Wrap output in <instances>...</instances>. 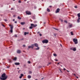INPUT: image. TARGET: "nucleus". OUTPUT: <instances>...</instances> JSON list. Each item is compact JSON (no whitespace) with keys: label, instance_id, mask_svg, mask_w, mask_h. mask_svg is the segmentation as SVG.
Returning a JSON list of instances; mask_svg holds the SVG:
<instances>
[{"label":"nucleus","instance_id":"f257e3e1","mask_svg":"<svg viewBox=\"0 0 80 80\" xmlns=\"http://www.w3.org/2000/svg\"><path fill=\"white\" fill-rule=\"evenodd\" d=\"M1 77L0 76V78L1 80H7V78H8V76H7V75H6V74H5V73H3Z\"/></svg>","mask_w":80,"mask_h":80},{"label":"nucleus","instance_id":"f03ea898","mask_svg":"<svg viewBox=\"0 0 80 80\" xmlns=\"http://www.w3.org/2000/svg\"><path fill=\"white\" fill-rule=\"evenodd\" d=\"M32 46L34 47H37V48L35 49V50H38L39 49H40V48L38 47V44L37 43H35L33 44H32Z\"/></svg>","mask_w":80,"mask_h":80},{"label":"nucleus","instance_id":"7ed1b4c3","mask_svg":"<svg viewBox=\"0 0 80 80\" xmlns=\"http://www.w3.org/2000/svg\"><path fill=\"white\" fill-rule=\"evenodd\" d=\"M9 27H11L10 30V32L11 33H12L13 32V25H12L11 24L9 25Z\"/></svg>","mask_w":80,"mask_h":80},{"label":"nucleus","instance_id":"20e7f679","mask_svg":"<svg viewBox=\"0 0 80 80\" xmlns=\"http://www.w3.org/2000/svg\"><path fill=\"white\" fill-rule=\"evenodd\" d=\"M78 19L77 20L78 23L80 22V13L78 14Z\"/></svg>","mask_w":80,"mask_h":80},{"label":"nucleus","instance_id":"39448f33","mask_svg":"<svg viewBox=\"0 0 80 80\" xmlns=\"http://www.w3.org/2000/svg\"><path fill=\"white\" fill-rule=\"evenodd\" d=\"M42 42L43 43H48V40L47 39L44 40L42 41Z\"/></svg>","mask_w":80,"mask_h":80},{"label":"nucleus","instance_id":"423d86ee","mask_svg":"<svg viewBox=\"0 0 80 80\" xmlns=\"http://www.w3.org/2000/svg\"><path fill=\"white\" fill-rule=\"evenodd\" d=\"M73 41L74 42L75 44H77V43H78V41L77 40V39H75V38H74L73 39Z\"/></svg>","mask_w":80,"mask_h":80},{"label":"nucleus","instance_id":"0eeeda50","mask_svg":"<svg viewBox=\"0 0 80 80\" xmlns=\"http://www.w3.org/2000/svg\"><path fill=\"white\" fill-rule=\"evenodd\" d=\"M31 26H32L33 28V27H36L37 26V24H31Z\"/></svg>","mask_w":80,"mask_h":80},{"label":"nucleus","instance_id":"6e6552de","mask_svg":"<svg viewBox=\"0 0 80 80\" xmlns=\"http://www.w3.org/2000/svg\"><path fill=\"white\" fill-rule=\"evenodd\" d=\"M26 13L27 15H31V12H26Z\"/></svg>","mask_w":80,"mask_h":80},{"label":"nucleus","instance_id":"1a4fd4ad","mask_svg":"<svg viewBox=\"0 0 80 80\" xmlns=\"http://www.w3.org/2000/svg\"><path fill=\"white\" fill-rule=\"evenodd\" d=\"M28 48H33V44H32L31 45V46H28Z\"/></svg>","mask_w":80,"mask_h":80},{"label":"nucleus","instance_id":"9d476101","mask_svg":"<svg viewBox=\"0 0 80 80\" xmlns=\"http://www.w3.org/2000/svg\"><path fill=\"white\" fill-rule=\"evenodd\" d=\"M70 50H72L73 51H74L75 52V51H76V48H71Z\"/></svg>","mask_w":80,"mask_h":80},{"label":"nucleus","instance_id":"9b49d317","mask_svg":"<svg viewBox=\"0 0 80 80\" xmlns=\"http://www.w3.org/2000/svg\"><path fill=\"white\" fill-rule=\"evenodd\" d=\"M60 11V9L59 8H58L56 11V13H58Z\"/></svg>","mask_w":80,"mask_h":80},{"label":"nucleus","instance_id":"f8f14e48","mask_svg":"<svg viewBox=\"0 0 80 80\" xmlns=\"http://www.w3.org/2000/svg\"><path fill=\"white\" fill-rule=\"evenodd\" d=\"M28 34H29V32H25L24 33V35H26L27 34L28 35Z\"/></svg>","mask_w":80,"mask_h":80},{"label":"nucleus","instance_id":"ddd939ff","mask_svg":"<svg viewBox=\"0 0 80 80\" xmlns=\"http://www.w3.org/2000/svg\"><path fill=\"white\" fill-rule=\"evenodd\" d=\"M14 64L16 65H20V63H19V62H15V63Z\"/></svg>","mask_w":80,"mask_h":80},{"label":"nucleus","instance_id":"4468645a","mask_svg":"<svg viewBox=\"0 0 80 80\" xmlns=\"http://www.w3.org/2000/svg\"><path fill=\"white\" fill-rule=\"evenodd\" d=\"M17 53H21V51L19 50H18L17 51Z\"/></svg>","mask_w":80,"mask_h":80},{"label":"nucleus","instance_id":"2eb2a0df","mask_svg":"<svg viewBox=\"0 0 80 80\" xmlns=\"http://www.w3.org/2000/svg\"><path fill=\"white\" fill-rule=\"evenodd\" d=\"M25 22H22L21 23V24L22 25H25Z\"/></svg>","mask_w":80,"mask_h":80},{"label":"nucleus","instance_id":"dca6fc26","mask_svg":"<svg viewBox=\"0 0 80 80\" xmlns=\"http://www.w3.org/2000/svg\"><path fill=\"white\" fill-rule=\"evenodd\" d=\"M69 25L68 26V27L69 28H71V27H72V24H69Z\"/></svg>","mask_w":80,"mask_h":80},{"label":"nucleus","instance_id":"f3484780","mask_svg":"<svg viewBox=\"0 0 80 80\" xmlns=\"http://www.w3.org/2000/svg\"><path fill=\"white\" fill-rule=\"evenodd\" d=\"M31 76L30 75H29L28 76V78H29V79H30V78H31Z\"/></svg>","mask_w":80,"mask_h":80},{"label":"nucleus","instance_id":"a211bd4d","mask_svg":"<svg viewBox=\"0 0 80 80\" xmlns=\"http://www.w3.org/2000/svg\"><path fill=\"white\" fill-rule=\"evenodd\" d=\"M32 18H33V20H35V16H32Z\"/></svg>","mask_w":80,"mask_h":80},{"label":"nucleus","instance_id":"6ab92c4d","mask_svg":"<svg viewBox=\"0 0 80 80\" xmlns=\"http://www.w3.org/2000/svg\"><path fill=\"white\" fill-rule=\"evenodd\" d=\"M47 12H50V9H48V8L47 9Z\"/></svg>","mask_w":80,"mask_h":80},{"label":"nucleus","instance_id":"aec40b11","mask_svg":"<svg viewBox=\"0 0 80 80\" xmlns=\"http://www.w3.org/2000/svg\"><path fill=\"white\" fill-rule=\"evenodd\" d=\"M33 28V26H30L29 27V28H30V29H32V28Z\"/></svg>","mask_w":80,"mask_h":80},{"label":"nucleus","instance_id":"412c9836","mask_svg":"<svg viewBox=\"0 0 80 80\" xmlns=\"http://www.w3.org/2000/svg\"><path fill=\"white\" fill-rule=\"evenodd\" d=\"M18 19H19V20H21V19L22 18H20V17H19V16H18Z\"/></svg>","mask_w":80,"mask_h":80},{"label":"nucleus","instance_id":"4be33fe9","mask_svg":"<svg viewBox=\"0 0 80 80\" xmlns=\"http://www.w3.org/2000/svg\"><path fill=\"white\" fill-rule=\"evenodd\" d=\"M17 57H15L13 59V60H17Z\"/></svg>","mask_w":80,"mask_h":80},{"label":"nucleus","instance_id":"5701e85b","mask_svg":"<svg viewBox=\"0 0 80 80\" xmlns=\"http://www.w3.org/2000/svg\"><path fill=\"white\" fill-rule=\"evenodd\" d=\"M53 55H54V57H56V56H57V54L55 53H54Z\"/></svg>","mask_w":80,"mask_h":80},{"label":"nucleus","instance_id":"b1692460","mask_svg":"<svg viewBox=\"0 0 80 80\" xmlns=\"http://www.w3.org/2000/svg\"><path fill=\"white\" fill-rule=\"evenodd\" d=\"M70 33L71 35H73V32H71Z\"/></svg>","mask_w":80,"mask_h":80},{"label":"nucleus","instance_id":"393cba45","mask_svg":"<svg viewBox=\"0 0 80 80\" xmlns=\"http://www.w3.org/2000/svg\"><path fill=\"white\" fill-rule=\"evenodd\" d=\"M29 73H30V74H31L32 73V71H29Z\"/></svg>","mask_w":80,"mask_h":80},{"label":"nucleus","instance_id":"a878e982","mask_svg":"<svg viewBox=\"0 0 80 80\" xmlns=\"http://www.w3.org/2000/svg\"><path fill=\"white\" fill-rule=\"evenodd\" d=\"M9 63H12V61H11V60H9Z\"/></svg>","mask_w":80,"mask_h":80},{"label":"nucleus","instance_id":"bb28decb","mask_svg":"<svg viewBox=\"0 0 80 80\" xmlns=\"http://www.w3.org/2000/svg\"><path fill=\"white\" fill-rule=\"evenodd\" d=\"M21 76H22V77L23 76V74H21Z\"/></svg>","mask_w":80,"mask_h":80},{"label":"nucleus","instance_id":"cd10ccee","mask_svg":"<svg viewBox=\"0 0 80 80\" xmlns=\"http://www.w3.org/2000/svg\"><path fill=\"white\" fill-rule=\"evenodd\" d=\"M28 63H29V64L31 63V62H30V61H28Z\"/></svg>","mask_w":80,"mask_h":80},{"label":"nucleus","instance_id":"c85d7f7f","mask_svg":"<svg viewBox=\"0 0 80 80\" xmlns=\"http://www.w3.org/2000/svg\"><path fill=\"white\" fill-rule=\"evenodd\" d=\"M64 22H65V23H67V21L66 20H65V21H64Z\"/></svg>","mask_w":80,"mask_h":80},{"label":"nucleus","instance_id":"c756f323","mask_svg":"<svg viewBox=\"0 0 80 80\" xmlns=\"http://www.w3.org/2000/svg\"><path fill=\"white\" fill-rule=\"evenodd\" d=\"M38 68H42V66H39L38 67Z\"/></svg>","mask_w":80,"mask_h":80},{"label":"nucleus","instance_id":"7c9ffc66","mask_svg":"<svg viewBox=\"0 0 80 80\" xmlns=\"http://www.w3.org/2000/svg\"><path fill=\"white\" fill-rule=\"evenodd\" d=\"M18 2H19V3H22V2L20 0H19V1H18Z\"/></svg>","mask_w":80,"mask_h":80},{"label":"nucleus","instance_id":"2f4dec72","mask_svg":"<svg viewBox=\"0 0 80 80\" xmlns=\"http://www.w3.org/2000/svg\"><path fill=\"white\" fill-rule=\"evenodd\" d=\"M34 9H36V8H37V7L34 6Z\"/></svg>","mask_w":80,"mask_h":80},{"label":"nucleus","instance_id":"473e14b6","mask_svg":"<svg viewBox=\"0 0 80 80\" xmlns=\"http://www.w3.org/2000/svg\"><path fill=\"white\" fill-rule=\"evenodd\" d=\"M54 36H56V35H57V34L56 33H54Z\"/></svg>","mask_w":80,"mask_h":80},{"label":"nucleus","instance_id":"72a5a7b5","mask_svg":"<svg viewBox=\"0 0 80 80\" xmlns=\"http://www.w3.org/2000/svg\"><path fill=\"white\" fill-rule=\"evenodd\" d=\"M16 17L15 15H14L13 16V17Z\"/></svg>","mask_w":80,"mask_h":80},{"label":"nucleus","instance_id":"f704fd0d","mask_svg":"<svg viewBox=\"0 0 80 80\" xmlns=\"http://www.w3.org/2000/svg\"><path fill=\"white\" fill-rule=\"evenodd\" d=\"M54 60H55V61H58V59H54Z\"/></svg>","mask_w":80,"mask_h":80},{"label":"nucleus","instance_id":"c9c22d12","mask_svg":"<svg viewBox=\"0 0 80 80\" xmlns=\"http://www.w3.org/2000/svg\"><path fill=\"white\" fill-rule=\"evenodd\" d=\"M39 35H40V37H42V35L41 34H39Z\"/></svg>","mask_w":80,"mask_h":80},{"label":"nucleus","instance_id":"e433bc0d","mask_svg":"<svg viewBox=\"0 0 80 80\" xmlns=\"http://www.w3.org/2000/svg\"><path fill=\"white\" fill-rule=\"evenodd\" d=\"M60 62H59L58 63H57V64H58V65H59V64H60Z\"/></svg>","mask_w":80,"mask_h":80},{"label":"nucleus","instance_id":"4c0bfd02","mask_svg":"<svg viewBox=\"0 0 80 80\" xmlns=\"http://www.w3.org/2000/svg\"><path fill=\"white\" fill-rule=\"evenodd\" d=\"M23 47H25V45H23Z\"/></svg>","mask_w":80,"mask_h":80},{"label":"nucleus","instance_id":"58836bf2","mask_svg":"<svg viewBox=\"0 0 80 80\" xmlns=\"http://www.w3.org/2000/svg\"><path fill=\"white\" fill-rule=\"evenodd\" d=\"M22 77L21 76L19 77V78H22Z\"/></svg>","mask_w":80,"mask_h":80},{"label":"nucleus","instance_id":"ea45409f","mask_svg":"<svg viewBox=\"0 0 80 80\" xmlns=\"http://www.w3.org/2000/svg\"><path fill=\"white\" fill-rule=\"evenodd\" d=\"M75 8H77V6H75Z\"/></svg>","mask_w":80,"mask_h":80},{"label":"nucleus","instance_id":"a19ab883","mask_svg":"<svg viewBox=\"0 0 80 80\" xmlns=\"http://www.w3.org/2000/svg\"><path fill=\"white\" fill-rule=\"evenodd\" d=\"M4 21H5V22H7V20L4 19Z\"/></svg>","mask_w":80,"mask_h":80},{"label":"nucleus","instance_id":"79ce46f5","mask_svg":"<svg viewBox=\"0 0 80 80\" xmlns=\"http://www.w3.org/2000/svg\"><path fill=\"white\" fill-rule=\"evenodd\" d=\"M55 30H58V29H55Z\"/></svg>","mask_w":80,"mask_h":80},{"label":"nucleus","instance_id":"37998d69","mask_svg":"<svg viewBox=\"0 0 80 80\" xmlns=\"http://www.w3.org/2000/svg\"><path fill=\"white\" fill-rule=\"evenodd\" d=\"M2 26H3V27H5V25H4L3 24H2Z\"/></svg>","mask_w":80,"mask_h":80},{"label":"nucleus","instance_id":"c03bdc74","mask_svg":"<svg viewBox=\"0 0 80 80\" xmlns=\"http://www.w3.org/2000/svg\"><path fill=\"white\" fill-rule=\"evenodd\" d=\"M14 22L15 23H17V21H15Z\"/></svg>","mask_w":80,"mask_h":80},{"label":"nucleus","instance_id":"a18cd8bd","mask_svg":"<svg viewBox=\"0 0 80 80\" xmlns=\"http://www.w3.org/2000/svg\"><path fill=\"white\" fill-rule=\"evenodd\" d=\"M24 67H26V64H24Z\"/></svg>","mask_w":80,"mask_h":80},{"label":"nucleus","instance_id":"49530a36","mask_svg":"<svg viewBox=\"0 0 80 80\" xmlns=\"http://www.w3.org/2000/svg\"><path fill=\"white\" fill-rule=\"evenodd\" d=\"M63 70H64V71L66 70V69L65 68H64L63 69Z\"/></svg>","mask_w":80,"mask_h":80},{"label":"nucleus","instance_id":"de8ad7c7","mask_svg":"<svg viewBox=\"0 0 80 80\" xmlns=\"http://www.w3.org/2000/svg\"><path fill=\"white\" fill-rule=\"evenodd\" d=\"M60 45L61 46V47H62V44H60Z\"/></svg>","mask_w":80,"mask_h":80},{"label":"nucleus","instance_id":"09e8293b","mask_svg":"<svg viewBox=\"0 0 80 80\" xmlns=\"http://www.w3.org/2000/svg\"><path fill=\"white\" fill-rule=\"evenodd\" d=\"M66 71H67V72H69V71L67 70H66Z\"/></svg>","mask_w":80,"mask_h":80},{"label":"nucleus","instance_id":"8fccbe9b","mask_svg":"<svg viewBox=\"0 0 80 80\" xmlns=\"http://www.w3.org/2000/svg\"><path fill=\"white\" fill-rule=\"evenodd\" d=\"M51 63V62H49L48 63V64H49L50 65V64Z\"/></svg>","mask_w":80,"mask_h":80},{"label":"nucleus","instance_id":"3c124183","mask_svg":"<svg viewBox=\"0 0 80 80\" xmlns=\"http://www.w3.org/2000/svg\"><path fill=\"white\" fill-rule=\"evenodd\" d=\"M77 78H78V77L76 76Z\"/></svg>","mask_w":80,"mask_h":80},{"label":"nucleus","instance_id":"603ef678","mask_svg":"<svg viewBox=\"0 0 80 80\" xmlns=\"http://www.w3.org/2000/svg\"><path fill=\"white\" fill-rule=\"evenodd\" d=\"M7 68H9V67L8 66H7Z\"/></svg>","mask_w":80,"mask_h":80},{"label":"nucleus","instance_id":"864d4df0","mask_svg":"<svg viewBox=\"0 0 80 80\" xmlns=\"http://www.w3.org/2000/svg\"><path fill=\"white\" fill-rule=\"evenodd\" d=\"M38 33H40V32H38Z\"/></svg>","mask_w":80,"mask_h":80},{"label":"nucleus","instance_id":"5fc2aeb1","mask_svg":"<svg viewBox=\"0 0 80 80\" xmlns=\"http://www.w3.org/2000/svg\"><path fill=\"white\" fill-rule=\"evenodd\" d=\"M49 7H52V6H49Z\"/></svg>","mask_w":80,"mask_h":80},{"label":"nucleus","instance_id":"6e6d98bb","mask_svg":"<svg viewBox=\"0 0 80 80\" xmlns=\"http://www.w3.org/2000/svg\"><path fill=\"white\" fill-rule=\"evenodd\" d=\"M11 10H13V8H11Z\"/></svg>","mask_w":80,"mask_h":80},{"label":"nucleus","instance_id":"4d7b16f0","mask_svg":"<svg viewBox=\"0 0 80 80\" xmlns=\"http://www.w3.org/2000/svg\"><path fill=\"white\" fill-rule=\"evenodd\" d=\"M15 37H17V35H15Z\"/></svg>","mask_w":80,"mask_h":80},{"label":"nucleus","instance_id":"13d9d810","mask_svg":"<svg viewBox=\"0 0 80 80\" xmlns=\"http://www.w3.org/2000/svg\"><path fill=\"white\" fill-rule=\"evenodd\" d=\"M13 21H15V19H13Z\"/></svg>","mask_w":80,"mask_h":80},{"label":"nucleus","instance_id":"bf43d9fd","mask_svg":"<svg viewBox=\"0 0 80 80\" xmlns=\"http://www.w3.org/2000/svg\"><path fill=\"white\" fill-rule=\"evenodd\" d=\"M25 2H26L27 1V0H24Z\"/></svg>","mask_w":80,"mask_h":80},{"label":"nucleus","instance_id":"052dcab7","mask_svg":"<svg viewBox=\"0 0 80 80\" xmlns=\"http://www.w3.org/2000/svg\"><path fill=\"white\" fill-rule=\"evenodd\" d=\"M60 72H61V73H62V71H61V70H60Z\"/></svg>","mask_w":80,"mask_h":80},{"label":"nucleus","instance_id":"680f3d73","mask_svg":"<svg viewBox=\"0 0 80 80\" xmlns=\"http://www.w3.org/2000/svg\"><path fill=\"white\" fill-rule=\"evenodd\" d=\"M23 40V39H20V40Z\"/></svg>","mask_w":80,"mask_h":80},{"label":"nucleus","instance_id":"e2e57ef3","mask_svg":"<svg viewBox=\"0 0 80 80\" xmlns=\"http://www.w3.org/2000/svg\"><path fill=\"white\" fill-rule=\"evenodd\" d=\"M23 30H25V28H23Z\"/></svg>","mask_w":80,"mask_h":80},{"label":"nucleus","instance_id":"0e129e2a","mask_svg":"<svg viewBox=\"0 0 80 80\" xmlns=\"http://www.w3.org/2000/svg\"><path fill=\"white\" fill-rule=\"evenodd\" d=\"M43 78H42V80H43Z\"/></svg>","mask_w":80,"mask_h":80},{"label":"nucleus","instance_id":"69168bd1","mask_svg":"<svg viewBox=\"0 0 80 80\" xmlns=\"http://www.w3.org/2000/svg\"><path fill=\"white\" fill-rule=\"evenodd\" d=\"M17 69H19V68H18Z\"/></svg>","mask_w":80,"mask_h":80},{"label":"nucleus","instance_id":"338daca9","mask_svg":"<svg viewBox=\"0 0 80 80\" xmlns=\"http://www.w3.org/2000/svg\"><path fill=\"white\" fill-rule=\"evenodd\" d=\"M24 80H27V79H24Z\"/></svg>","mask_w":80,"mask_h":80},{"label":"nucleus","instance_id":"774afa93","mask_svg":"<svg viewBox=\"0 0 80 80\" xmlns=\"http://www.w3.org/2000/svg\"><path fill=\"white\" fill-rule=\"evenodd\" d=\"M35 80H38L37 79H36Z\"/></svg>","mask_w":80,"mask_h":80}]
</instances>
